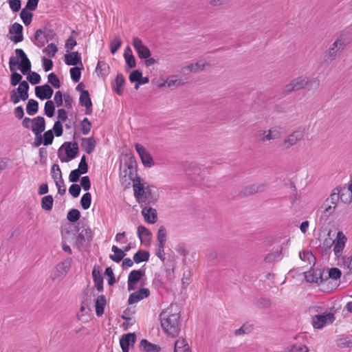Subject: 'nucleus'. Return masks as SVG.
<instances>
[{
  "label": "nucleus",
  "mask_w": 352,
  "mask_h": 352,
  "mask_svg": "<svg viewBox=\"0 0 352 352\" xmlns=\"http://www.w3.org/2000/svg\"><path fill=\"white\" fill-rule=\"evenodd\" d=\"M47 80L48 83L51 84L54 88L59 89L60 87L61 82L58 76L55 73L52 72L49 74L47 76Z\"/></svg>",
  "instance_id": "56"
},
{
  "label": "nucleus",
  "mask_w": 352,
  "mask_h": 352,
  "mask_svg": "<svg viewBox=\"0 0 352 352\" xmlns=\"http://www.w3.org/2000/svg\"><path fill=\"white\" fill-rule=\"evenodd\" d=\"M26 75L27 80L33 85L39 84L41 80V76L36 72H32L31 69Z\"/></svg>",
  "instance_id": "52"
},
{
  "label": "nucleus",
  "mask_w": 352,
  "mask_h": 352,
  "mask_svg": "<svg viewBox=\"0 0 352 352\" xmlns=\"http://www.w3.org/2000/svg\"><path fill=\"white\" fill-rule=\"evenodd\" d=\"M136 338L135 333H127L123 334L120 338V344L122 348V352H129V344Z\"/></svg>",
  "instance_id": "32"
},
{
  "label": "nucleus",
  "mask_w": 352,
  "mask_h": 352,
  "mask_svg": "<svg viewBox=\"0 0 352 352\" xmlns=\"http://www.w3.org/2000/svg\"><path fill=\"white\" fill-rule=\"evenodd\" d=\"M28 100L25 91L19 86L10 91V101L14 104H18L21 100L25 101Z\"/></svg>",
  "instance_id": "26"
},
{
  "label": "nucleus",
  "mask_w": 352,
  "mask_h": 352,
  "mask_svg": "<svg viewBox=\"0 0 352 352\" xmlns=\"http://www.w3.org/2000/svg\"><path fill=\"white\" fill-rule=\"evenodd\" d=\"M342 276L341 270L338 267H331L328 270V275H326L327 281L329 279H331L333 280H338Z\"/></svg>",
  "instance_id": "47"
},
{
  "label": "nucleus",
  "mask_w": 352,
  "mask_h": 352,
  "mask_svg": "<svg viewBox=\"0 0 352 352\" xmlns=\"http://www.w3.org/2000/svg\"><path fill=\"white\" fill-rule=\"evenodd\" d=\"M265 188V184H252L248 186H245L243 188L239 193V197H245L254 195L258 192H262L264 190Z\"/></svg>",
  "instance_id": "23"
},
{
  "label": "nucleus",
  "mask_w": 352,
  "mask_h": 352,
  "mask_svg": "<svg viewBox=\"0 0 352 352\" xmlns=\"http://www.w3.org/2000/svg\"><path fill=\"white\" fill-rule=\"evenodd\" d=\"M72 262V259L67 258L63 262L58 263L56 267L58 273V276H65L71 267Z\"/></svg>",
  "instance_id": "34"
},
{
  "label": "nucleus",
  "mask_w": 352,
  "mask_h": 352,
  "mask_svg": "<svg viewBox=\"0 0 352 352\" xmlns=\"http://www.w3.org/2000/svg\"><path fill=\"white\" fill-rule=\"evenodd\" d=\"M91 204V195L90 192H87L85 193L80 199V205L83 210H87L89 208Z\"/></svg>",
  "instance_id": "54"
},
{
  "label": "nucleus",
  "mask_w": 352,
  "mask_h": 352,
  "mask_svg": "<svg viewBox=\"0 0 352 352\" xmlns=\"http://www.w3.org/2000/svg\"><path fill=\"white\" fill-rule=\"evenodd\" d=\"M307 254H310L313 258V265L310 267L309 270L303 272L305 280L310 283H317L318 285L323 284L327 281L326 275L324 274V268H315L316 263V258L312 252H307Z\"/></svg>",
  "instance_id": "4"
},
{
  "label": "nucleus",
  "mask_w": 352,
  "mask_h": 352,
  "mask_svg": "<svg viewBox=\"0 0 352 352\" xmlns=\"http://www.w3.org/2000/svg\"><path fill=\"white\" fill-rule=\"evenodd\" d=\"M92 103L90 94L88 90H85L81 92L79 98V104L81 107L89 105Z\"/></svg>",
  "instance_id": "49"
},
{
  "label": "nucleus",
  "mask_w": 352,
  "mask_h": 352,
  "mask_svg": "<svg viewBox=\"0 0 352 352\" xmlns=\"http://www.w3.org/2000/svg\"><path fill=\"white\" fill-rule=\"evenodd\" d=\"M139 347L140 350L143 352H160L162 350L160 345L153 344L146 339L141 340Z\"/></svg>",
  "instance_id": "30"
},
{
  "label": "nucleus",
  "mask_w": 352,
  "mask_h": 352,
  "mask_svg": "<svg viewBox=\"0 0 352 352\" xmlns=\"http://www.w3.org/2000/svg\"><path fill=\"white\" fill-rule=\"evenodd\" d=\"M125 83V78L122 74L118 73L114 80L111 82L113 91L119 96H122L124 92L123 86Z\"/></svg>",
  "instance_id": "27"
},
{
  "label": "nucleus",
  "mask_w": 352,
  "mask_h": 352,
  "mask_svg": "<svg viewBox=\"0 0 352 352\" xmlns=\"http://www.w3.org/2000/svg\"><path fill=\"white\" fill-rule=\"evenodd\" d=\"M64 62L67 65L79 66L83 65L81 54L78 52H69L64 55Z\"/></svg>",
  "instance_id": "18"
},
{
  "label": "nucleus",
  "mask_w": 352,
  "mask_h": 352,
  "mask_svg": "<svg viewBox=\"0 0 352 352\" xmlns=\"http://www.w3.org/2000/svg\"><path fill=\"white\" fill-rule=\"evenodd\" d=\"M58 52V47L54 43H50L46 48L43 50V52L49 57H54Z\"/></svg>",
  "instance_id": "63"
},
{
  "label": "nucleus",
  "mask_w": 352,
  "mask_h": 352,
  "mask_svg": "<svg viewBox=\"0 0 352 352\" xmlns=\"http://www.w3.org/2000/svg\"><path fill=\"white\" fill-rule=\"evenodd\" d=\"M157 246L162 248L165 247L166 241V230L163 226H160L158 229L157 234Z\"/></svg>",
  "instance_id": "39"
},
{
  "label": "nucleus",
  "mask_w": 352,
  "mask_h": 352,
  "mask_svg": "<svg viewBox=\"0 0 352 352\" xmlns=\"http://www.w3.org/2000/svg\"><path fill=\"white\" fill-rule=\"evenodd\" d=\"M32 12L23 8L20 12V17L26 26L29 25L32 21L33 13Z\"/></svg>",
  "instance_id": "45"
},
{
  "label": "nucleus",
  "mask_w": 352,
  "mask_h": 352,
  "mask_svg": "<svg viewBox=\"0 0 352 352\" xmlns=\"http://www.w3.org/2000/svg\"><path fill=\"white\" fill-rule=\"evenodd\" d=\"M306 87L305 77H298L284 87V93L289 94L292 91L305 89Z\"/></svg>",
  "instance_id": "17"
},
{
  "label": "nucleus",
  "mask_w": 352,
  "mask_h": 352,
  "mask_svg": "<svg viewBox=\"0 0 352 352\" xmlns=\"http://www.w3.org/2000/svg\"><path fill=\"white\" fill-rule=\"evenodd\" d=\"M144 276L145 270L143 269L132 270L128 276V290H135L136 289L137 283Z\"/></svg>",
  "instance_id": "13"
},
{
  "label": "nucleus",
  "mask_w": 352,
  "mask_h": 352,
  "mask_svg": "<svg viewBox=\"0 0 352 352\" xmlns=\"http://www.w3.org/2000/svg\"><path fill=\"white\" fill-rule=\"evenodd\" d=\"M206 65L208 64L205 63L204 60H200L195 63H190L185 67H183L182 68V73H183L184 75H188L190 73H197L202 72L205 69Z\"/></svg>",
  "instance_id": "20"
},
{
  "label": "nucleus",
  "mask_w": 352,
  "mask_h": 352,
  "mask_svg": "<svg viewBox=\"0 0 352 352\" xmlns=\"http://www.w3.org/2000/svg\"><path fill=\"white\" fill-rule=\"evenodd\" d=\"M135 148L140 157L142 164L145 167L150 168V167L154 166L155 162L153 160V157L147 151V150L145 148V147L144 146H142V144H140L139 143H136L135 144Z\"/></svg>",
  "instance_id": "10"
},
{
  "label": "nucleus",
  "mask_w": 352,
  "mask_h": 352,
  "mask_svg": "<svg viewBox=\"0 0 352 352\" xmlns=\"http://www.w3.org/2000/svg\"><path fill=\"white\" fill-rule=\"evenodd\" d=\"M80 126L82 133L83 135H87L91 131V122L87 118H85L80 122Z\"/></svg>",
  "instance_id": "61"
},
{
  "label": "nucleus",
  "mask_w": 352,
  "mask_h": 352,
  "mask_svg": "<svg viewBox=\"0 0 352 352\" xmlns=\"http://www.w3.org/2000/svg\"><path fill=\"white\" fill-rule=\"evenodd\" d=\"M96 146V141L94 136L81 138V147L87 154L94 152Z\"/></svg>",
  "instance_id": "28"
},
{
  "label": "nucleus",
  "mask_w": 352,
  "mask_h": 352,
  "mask_svg": "<svg viewBox=\"0 0 352 352\" xmlns=\"http://www.w3.org/2000/svg\"><path fill=\"white\" fill-rule=\"evenodd\" d=\"M82 294V300L81 303L83 305H85L87 307V311H86V314H90V313L92 311L91 307V294H89L88 288H86L85 289H84Z\"/></svg>",
  "instance_id": "43"
},
{
  "label": "nucleus",
  "mask_w": 352,
  "mask_h": 352,
  "mask_svg": "<svg viewBox=\"0 0 352 352\" xmlns=\"http://www.w3.org/2000/svg\"><path fill=\"white\" fill-rule=\"evenodd\" d=\"M142 72L140 69H134L133 70L129 76V79L131 83L134 82L140 81V78H142Z\"/></svg>",
  "instance_id": "64"
},
{
  "label": "nucleus",
  "mask_w": 352,
  "mask_h": 352,
  "mask_svg": "<svg viewBox=\"0 0 352 352\" xmlns=\"http://www.w3.org/2000/svg\"><path fill=\"white\" fill-rule=\"evenodd\" d=\"M305 82L306 87H305V89L308 91H314L317 89L320 85V80L316 78L309 79L308 78L305 77Z\"/></svg>",
  "instance_id": "53"
},
{
  "label": "nucleus",
  "mask_w": 352,
  "mask_h": 352,
  "mask_svg": "<svg viewBox=\"0 0 352 352\" xmlns=\"http://www.w3.org/2000/svg\"><path fill=\"white\" fill-rule=\"evenodd\" d=\"M340 54V52L333 50V47H329L325 51L324 54L320 56V65L322 66L329 65Z\"/></svg>",
  "instance_id": "22"
},
{
  "label": "nucleus",
  "mask_w": 352,
  "mask_h": 352,
  "mask_svg": "<svg viewBox=\"0 0 352 352\" xmlns=\"http://www.w3.org/2000/svg\"><path fill=\"white\" fill-rule=\"evenodd\" d=\"M343 192H346L347 197L344 198L342 196H344L343 194L340 196V200L344 204H349L352 201V178L351 179L350 184H349L347 188H342Z\"/></svg>",
  "instance_id": "50"
},
{
  "label": "nucleus",
  "mask_w": 352,
  "mask_h": 352,
  "mask_svg": "<svg viewBox=\"0 0 352 352\" xmlns=\"http://www.w3.org/2000/svg\"><path fill=\"white\" fill-rule=\"evenodd\" d=\"M84 69L83 65L71 67L69 69L71 78L74 82H78L81 77L82 70Z\"/></svg>",
  "instance_id": "40"
},
{
  "label": "nucleus",
  "mask_w": 352,
  "mask_h": 352,
  "mask_svg": "<svg viewBox=\"0 0 352 352\" xmlns=\"http://www.w3.org/2000/svg\"><path fill=\"white\" fill-rule=\"evenodd\" d=\"M337 345L341 348H352V335L338 338L336 340Z\"/></svg>",
  "instance_id": "51"
},
{
  "label": "nucleus",
  "mask_w": 352,
  "mask_h": 352,
  "mask_svg": "<svg viewBox=\"0 0 352 352\" xmlns=\"http://www.w3.org/2000/svg\"><path fill=\"white\" fill-rule=\"evenodd\" d=\"M186 177L190 184L196 185L201 173V168L195 162H186L184 164Z\"/></svg>",
  "instance_id": "8"
},
{
  "label": "nucleus",
  "mask_w": 352,
  "mask_h": 352,
  "mask_svg": "<svg viewBox=\"0 0 352 352\" xmlns=\"http://www.w3.org/2000/svg\"><path fill=\"white\" fill-rule=\"evenodd\" d=\"M104 276H107L108 284L110 286L114 285L116 282L113 269L111 267H106L104 270Z\"/></svg>",
  "instance_id": "60"
},
{
  "label": "nucleus",
  "mask_w": 352,
  "mask_h": 352,
  "mask_svg": "<svg viewBox=\"0 0 352 352\" xmlns=\"http://www.w3.org/2000/svg\"><path fill=\"white\" fill-rule=\"evenodd\" d=\"M107 300L104 295H99L95 300L96 314L98 317H100L104 314Z\"/></svg>",
  "instance_id": "31"
},
{
  "label": "nucleus",
  "mask_w": 352,
  "mask_h": 352,
  "mask_svg": "<svg viewBox=\"0 0 352 352\" xmlns=\"http://www.w3.org/2000/svg\"><path fill=\"white\" fill-rule=\"evenodd\" d=\"M53 94L54 90L48 83L35 87V95L41 100H50Z\"/></svg>",
  "instance_id": "16"
},
{
  "label": "nucleus",
  "mask_w": 352,
  "mask_h": 352,
  "mask_svg": "<svg viewBox=\"0 0 352 352\" xmlns=\"http://www.w3.org/2000/svg\"><path fill=\"white\" fill-rule=\"evenodd\" d=\"M333 252L336 257L339 258L342 256L343 250L345 247L347 239L342 231L337 232V236L334 240Z\"/></svg>",
  "instance_id": "15"
},
{
  "label": "nucleus",
  "mask_w": 352,
  "mask_h": 352,
  "mask_svg": "<svg viewBox=\"0 0 352 352\" xmlns=\"http://www.w3.org/2000/svg\"><path fill=\"white\" fill-rule=\"evenodd\" d=\"M23 27L19 23H14L9 28V39L14 43H18L23 41Z\"/></svg>",
  "instance_id": "11"
},
{
  "label": "nucleus",
  "mask_w": 352,
  "mask_h": 352,
  "mask_svg": "<svg viewBox=\"0 0 352 352\" xmlns=\"http://www.w3.org/2000/svg\"><path fill=\"white\" fill-rule=\"evenodd\" d=\"M280 128L276 126L272 127L270 130L267 131V133L262 138V141L265 142V140H275L280 138Z\"/></svg>",
  "instance_id": "37"
},
{
  "label": "nucleus",
  "mask_w": 352,
  "mask_h": 352,
  "mask_svg": "<svg viewBox=\"0 0 352 352\" xmlns=\"http://www.w3.org/2000/svg\"><path fill=\"white\" fill-rule=\"evenodd\" d=\"M304 138V132L302 131H295L285 139L281 146L285 148H289L290 146L296 144L298 142Z\"/></svg>",
  "instance_id": "19"
},
{
  "label": "nucleus",
  "mask_w": 352,
  "mask_h": 352,
  "mask_svg": "<svg viewBox=\"0 0 352 352\" xmlns=\"http://www.w3.org/2000/svg\"><path fill=\"white\" fill-rule=\"evenodd\" d=\"M112 252L114 253L113 254H110L109 258L111 260L116 263H120L122 261L126 256V253L123 250H121L116 245H113L111 248Z\"/></svg>",
  "instance_id": "35"
},
{
  "label": "nucleus",
  "mask_w": 352,
  "mask_h": 352,
  "mask_svg": "<svg viewBox=\"0 0 352 352\" xmlns=\"http://www.w3.org/2000/svg\"><path fill=\"white\" fill-rule=\"evenodd\" d=\"M133 184V195L139 204H144L146 206L155 205L158 200L159 195L156 194L152 188L153 186H144L141 177H136Z\"/></svg>",
  "instance_id": "3"
},
{
  "label": "nucleus",
  "mask_w": 352,
  "mask_h": 352,
  "mask_svg": "<svg viewBox=\"0 0 352 352\" xmlns=\"http://www.w3.org/2000/svg\"><path fill=\"white\" fill-rule=\"evenodd\" d=\"M150 253L147 250H139L133 255V261L136 263L147 262L149 260Z\"/></svg>",
  "instance_id": "36"
},
{
  "label": "nucleus",
  "mask_w": 352,
  "mask_h": 352,
  "mask_svg": "<svg viewBox=\"0 0 352 352\" xmlns=\"http://www.w3.org/2000/svg\"><path fill=\"white\" fill-rule=\"evenodd\" d=\"M125 162L124 164V169L123 171H120V176L126 178L128 175L130 180L133 182L134 184L135 179L136 177H140L138 175V164L135 157L133 155H126Z\"/></svg>",
  "instance_id": "6"
},
{
  "label": "nucleus",
  "mask_w": 352,
  "mask_h": 352,
  "mask_svg": "<svg viewBox=\"0 0 352 352\" xmlns=\"http://www.w3.org/2000/svg\"><path fill=\"white\" fill-rule=\"evenodd\" d=\"M92 277L95 287H98V285L103 284V277L99 266H94L92 270Z\"/></svg>",
  "instance_id": "42"
},
{
  "label": "nucleus",
  "mask_w": 352,
  "mask_h": 352,
  "mask_svg": "<svg viewBox=\"0 0 352 352\" xmlns=\"http://www.w3.org/2000/svg\"><path fill=\"white\" fill-rule=\"evenodd\" d=\"M55 104L52 100H47L44 107V113L48 118H52L55 113Z\"/></svg>",
  "instance_id": "48"
},
{
  "label": "nucleus",
  "mask_w": 352,
  "mask_h": 352,
  "mask_svg": "<svg viewBox=\"0 0 352 352\" xmlns=\"http://www.w3.org/2000/svg\"><path fill=\"white\" fill-rule=\"evenodd\" d=\"M56 36L53 29L47 28L46 26L43 29H38L34 35L33 42L38 47H42L45 45V38L48 41L53 40Z\"/></svg>",
  "instance_id": "7"
},
{
  "label": "nucleus",
  "mask_w": 352,
  "mask_h": 352,
  "mask_svg": "<svg viewBox=\"0 0 352 352\" xmlns=\"http://www.w3.org/2000/svg\"><path fill=\"white\" fill-rule=\"evenodd\" d=\"M189 346L186 339L181 338L175 342L174 352L182 351Z\"/></svg>",
  "instance_id": "59"
},
{
  "label": "nucleus",
  "mask_w": 352,
  "mask_h": 352,
  "mask_svg": "<svg viewBox=\"0 0 352 352\" xmlns=\"http://www.w3.org/2000/svg\"><path fill=\"white\" fill-rule=\"evenodd\" d=\"M150 295V290L148 288L142 287L138 291L131 294L128 299V304L133 305L138 302L144 298L148 297Z\"/></svg>",
  "instance_id": "21"
},
{
  "label": "nucleus",
  "mask_w": 352,
  "mask_h": 352,
  "mask_svg": "<svg viewBox=\"0 0 352 352\" xmlns=\"http://www.w3.org/2000/svg\"><path fill=\"white\" fill-rule=\"evenodd\" d=\"M174 305L172 303L159 315L161 327L164 332L172 338L177 337L180 332V311L173 312Z\"/></svg>",
  "instance_id": "2"
},
{
  "label": "nucleus",
  "mask_w": 352,
  "mask_h": 352,
  "mask_svg": "<svg viewBox=\"0 0 352 352\" xmlns=\"http://www.w3.org/2000/svg\"><path fill=\"white\" fill-rule=\"evenodd\" d=\"M132 44L140 59L148 58L151 56V53L149 48L143 44L140 38H133Z\"/></svg>",
  "instance_id": "14"
},
{
  "label": "nucleus",
  "mask_w": 352,
  "mask_h": 352,
  "mask_svg": "<svg viewBox=\"0 0 352 352\" xmlns=\"http://www.w3.org/2000/svg\"><path fill=\"white\" fill-rule=\"evenodd\" d=\"M122 41L118 36H116L114 39L110 43V51L111 53L114 54L117 52L119 48L122 45Z\"/></svg>",
  "instance_id": "57"
},
{
  "label": "nucleus",
  "mask_w": 352,
  "mask_h": 352,
  "mask_svg": "<svg viewBox=\"0 0 352 352\" xmlns=\"http://www.w3.org/2000/svg\"><path fill=\"white\" fill-rule=\"evenodd\" d=\"M50 130L54 133V136H61L63 133V126L62 122H60V121H55L53 128Z\"/></svg>",
  "instance_id": "62"
},
{
  "label": "nucleus",
  "mask_w": 352,
  "mask_h": 352,
  "mask_svg": "<svg viewBox=\"0 0 352 352\" xmlns=\"http://www.w3.org/2000/svg\"><path fill=\"white\" fill-rule=\"evenodd\" d=\"M142 214L148 223L153 224L157 221V211L150 206H146L142 208Z\"/></svg>",
  "instance_id": "24"
},
{
  "label": "nucleus",
  "mask_w": 352,
  "mask_h": 352,
  "mask_svg": "<svg viewBox=\"0 0 352 352\" xmlns=\"http://www.w3.org/2000/svg\"><path fill=\"white\" fill-rule=\"evenodd\" d=\"M54 198L52 195H48L41 199V208L45 211H50L52 209Z\"/></svg>",
  "instance_id": "44"
},
{
  "label": "nucleus",
  "mask_w": 352,
  "mask_h": 352,
  "mask_svg": "<svg viewBox=\"0 0 352 352\" xmlns=\"http://www.w3.org/2000/svg\"><path fill=\"white\" fill-rule=\"evenodd\" d=\"M336 319L333 313L315 315L312 318V325L315 329H322L329 324H332Z\"/></svg>",
  "instance_id": "9"
},
{
  "label": "nucleus",
  "mask_w": 352,
  "mask_h": 352,
  "mask_svg": "<svg viewBox=\"0 0 352 352\" xmlns=\"http://www.w3.org/2000/svg\"><path fill=\"white\" fill-rule=\"evenodd\" d=\"M78 155L79 146L76 141L66 142L58 150V157L62 162H68Z\"/></svg>",
  "instance_id": "5"
},
{
  "label": "nucleus",
  "mask_w": 352,
  "mask_h": 352,
  "mask_svg": "<svg viewBox=\"0 0 352 352\" xmlns=\"http://www.w3.org/2000/svg\"><path fill=\"white\" fill-rule=\"evenodd\" d=\"M93 240L92 231L89 228H84L81 232L78 233L76 236V245L79 250L83 248L85 243L87 242V245H90Z\"/></svg>",
  "instance_id": "12"
},
{
  "label": "nucleus",
  "mask_w": 352,
  "mask_h": 352,
  "mask_svg": "<svg viewBox=\"0 0 352 352\" xmlns=\"http://www.w3.org/2000/svg\"><path fill=\"white\" fill-rule=\"evenodd\" d=\"M80 218V212L78 209H71L67 215V220L71 223H76Z\"/></svg>",
  "instance_id": "55"
},
{
  "label": "nucleus",
  "mask_w": 352,
  "mask_h": 352,
  "mask_svg": "<svg viewBox=\"0 0 352 352\" xmlns=\"http://www.w3.org/2000/svg\"><path fill=\"white\" fill-rule=\"evenodd\" d=\"M109 65L104 60H99L98 62L97 66L96 67V72L98 73L99 76H106L109 72Z\"/></svg>",
  "instance_id": "46"
},
{
  "label": "nucleus",
  "mask_w": 352,
  "mask_h": 352,
  "mask_svg": "<svg viewBox=\"0 0 352 352\" xmlns=\"http://www.w3.org/2000/svg\"><path fill=\"white\" fill-rule=\"evenodd\" d=\"M38 111V102L36 100L29 99L26 104V112L30 116H34Z\"/></svg>",
  "instance_id": "41"
},
{
  "label": "nucleus",
  "mask_w": 352,
  "mask_h": 352,
  "mask_svg": "<svg viewBox=\"0 0 352 352\" xmlns=\"http://www.w3.org/2000/svg\"><path fill=\"white\" fill-rule=\"evenodd\" d=\"M340 187L338 186V187L335 188L333 190V192L330 195L329 197L327 198L324 201V203L322 204V205L321 206L320 208H323V206H326L327 203H329V201H330L332 204L334 205L333 210H335L336 208L337 204H338L339 199H340L341 195H340Z\"/></svg>",
  "instance_id": "33"
},
{
  "label": "nucleus",
  "mask_w": 352,
  "mask_h": 352,
  "mask_svg": "<svg viewBox=\"0 0 352 352\" xmlns=\"http://www.w3.org/2000/svg\"><path fill=\"white\" fill-rule=\"evenodd\" d=\"M336 39L338 42L339 50L342 51L351 42V36L348 32L341 33Z\"/></svg>",
  "instance_id": "38"
},
{
  "label": "nucleus",
  "mask_w": 352,
  "mask_h": 352,
  "mask_svg": "<svg viewBox=\"0 0 352 352\" xmlns=\"http://www.w3.org/2000/svg\"><path fill=\"white\" fill-rule=\"evenodd\" d=\"M43 140L44 141V146H47L51 145L53 143L54 139V133L50 129L46 131H44L42 134Z\"/></svg>",
  "instance_id": "58"
},
{
  "label": "nucleus",
  "mask_w": 352,
  "mask_h": 352,
  "mask_svg": "<svg viewBox=\"0 0 352 352\" xmlns=\"http://www.w3.org/2000/svg\"><path fill=\"white\" fill-rule=\"evenodd\" d=\"M45 126L46 122L45 118L39 116L34 118L30 129L34 134H42L45 130Z\"/></svg>",
  "instance_id": "25"
},
{
  "label": "nucleus",
  "mask_w": 352,
  "mask_h": 352,
  "mask_svg": "<svg viewBox=\"0 0 352 352\" xmlns=\"http://www.w3.org/2000/svg\"><path fill=\"white\" fill-rule=\"evenodd\" d=\"M16 56H12L9 59V68L11 72L10 83L16 87L23 80V75L30 72L32 64L26 54L22 49L14 50Z\"/></svg>",
  "instance_id": "1"
},
{
  "label": "nucleus",
  "mask_w": 352,
  "mask_h": 352,
  "mask_svg": "<svg viewBox=\"0 0 352 352\" xmlns=\"http://www.w3.org/2000/svg\"><path fill=\"white\" fill-rule=\"evenodd\" d=\"M334 242L335 241H333L331 237H327L324 239L322 244L320 245L318 248V250L321 254L322 256H329L331 253V249Z\"/></svg>",
  "instance_id": "29"
}]
</instances>
